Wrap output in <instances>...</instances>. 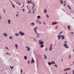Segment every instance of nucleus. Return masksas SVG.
Returning a JSON list of instances; mask_svg holds the SVG:
<instances>
[{"instance_id":"1","label":"nucleus","mask_w":74,"mask_h":74,"mask_svg":"<svg viewBox=\"0 0 74 74\" xmlns=\"http://www.w3.org/2000/svg\"><path fill=\"white\" fill-rule=\"evenodd\" d=\"M36 29H38V27H36L35 28H34V30L35 32L36 33V34H38V36L36 37V38H38V36H39V35H38V33H37V31H36Z\"/></svg>"},{"instance_id":"2","label":"nucleus","mask_w":74,"mask_h":74,"mask_svg":"<svg viewBox=\"0 0 74 74\" xmlns=\"http://www.w3.org/2000/svg\"><path fill=\"white\" fill-rule=\"evenodd\" d=\"M38 42L39 43V44L40 45H42L44 43V42H43L42 40H40Z\"/></svg>"},{"instance_id":"3","label":"nucleus","mask_w":74,"mask_h":74,"mask_svg":"<svg viewBox=\"0 0 74 74\" xmlns=\"http://www.w3.org/2000/svg\"><path fill=\"white\" fill-rule=\"evenodd\" d=\"M64 46L66 48H69V46H67V44H64Z\"/></svg>"},{"instance_id":"4","label":"nucleus","mask_w":74,"mask_h":74,"mask_svg":"<svg viewBox=\"0 0 74 74\" xmlns=\"http://www.w3.org/2000/svg\"><path fill=\"white\" fill-rule=\"evenodd\" d=\"M57 23H58L57 22H54L52 23L51 25H55L57 24Z\"/></svg>"},{"instance_id":"5","label":"nucleus","mask_w":74,"mask_h":74,"mask_svg":"<svg viewBox=\"0 0 74 74\" xmlns=\"http://www.w3.org/2000/svg\"><path fill=\"white\" fill-rule=\"evenodd\" d=\"M52 44H51V46H50L49 49V50L50 51H51L52 50Z\"/></svg>"},{"instance_id":"6","label":"nucleus","mask_w":74,"mask_h":74,"mask_svg":"<svg viewBox=\"0 0 74 74\" xmlns=\"http://www.w3.org/2000/svg\"><path fill=\"white\" fill-rule=\"evenodd\" d=\"M44 14H46L47 13V9H45L44 10Z\"/></svg>"},{"instance_id":"7","label":"nucleus","mask_w":74,"mask_h":74,"mask_svg":"<svg viewBox=\"0 0 74 74\" xmlns=\"http://www.w3.org/2000/svg\"><path fill=\"white\" fill-rule=\"evenodd\" d=\"M26 48H27V51H29L30 49V48L28 46H26Z\"/></svg>"},{"instance_id":"8","label":"nucleus","mask_w":74,"mask_h":74,"mask_svg":"<svg viewBox=\"0 0 74 74\" xmlns=\"http://www.w3.org/2000/svg\"><path fill=\"white\" fill-rule=\"evenodd\" d=\"M58 40H59L60 38V37H61V35H58Z\"/></svg>"},{"instance_id":"9","label":"nucleus","mask_w":74,"mask_h":74,"mask_svg":"<svg viewBox=\"0 0 74 74\" xmlns=\"http://www.w3.org/2000/svg\"><path fill=\"white\" fill-rule=\"evenodd\" d=\"M3 35L5 37H7V36H8L7 34L5 33H4L3 34Z\"/></svg>"},{"instance_id":"10","label":"nucleus","mask_w":74,"mask_h":74,"mask_svg":"<svg viewBox=\"0 0 74 74\" xmlns=\"http://www.w3.org/2000/svg\"><path fill=\"white\" fill-rule=\"evenodd\" d=\"M54 64L55 65V62L54 61H52L51 62V64Z\"/></svg>"},{"instance_id":"11","label":"nucleus","mask_w":74,"mask_h":74,"mask_svg":"<svg viewBox=\"0 0 74 74\" xmlns=\"http://www.w3.org/2000/svg\"><path fill=\"white\" fill-rule=\"evenodd\" d=\"M61 38H62V40H64V37L63 35H62L61 36Z\"/></svg>"},{"instance_id":"12","label":"nucleus","mask_w":74,"mask_h":74,"mask_svg":"<svg viewBox=\"0 0 74 74\" xmlns=\"http://www.w3.org/2000/svg\"><path fill=\"white\" fill-rule=\"evenodd\" d=\"M44 44H43V45H40V47L41 48H42V47H44Z\"/></svg>"},{"instance_id":"13","label":"nucleus","mask_w":74,"mask_h":74,"mask_svg":"<svg viewBox=\"0 0 74 74\" xmlns=\"http://www.w3.org/2000/svg\"><path fill=\"white\" fill-rule=\"evenodd\" d=\"M10 23H11V21H10V20H9L8 21V24H10Z\"/></svg>"},{"instance_id":"14","label":"nucleus","mask_w":74,"mask_h":74,"mask_svg":"<svg viewBox=\"0 0 74 74\" xmlns=\"http://www.w3.org/2000/svg\"><path fill=\"white\" fill-rule=\"evenodd\" d=\"M68 29L69 30H71V29H70V27H71L70 26H69V25H68Z\"/></svg>"},{"instance_id":"15","label":"nucleus","mask_w":74,"mask_h":74,"mask_svg":"<svg viewBox=\"0 0 74 74\" xmlns=\"http://www.w3.org/2000/svg\"><path fill=\"white\" fill-rule=\"evenodd\" d=\"M32 63H34V60L33 59H32Z\"/></svg>"},{"instance_id":"16","label":"nucleus","mask_w":74,"mask_h":74,"mask_svg":"<svg viewBox=\"0 0 74 74\" xmlns=\"http://www.w3.org/2000/svg\"><path fill=\"white\" fill-rule=\"evenodd\" d=\"M60 2L61 4H63V1H62V0H60Z\"/></svg>"},{"instance_id":"17","label":"nucleus","mask_w":74,"mask_h":74,"mask_svg":"<svg viewBox=\"0 0 74 74\" xmlns=\"http://www.w3.org/2000/svg\"><path fill=\"white\" fill-rule=\"evenodd\" d=\"M14 35H16V36H19V34H14Z\"/></svg>"},{"instance_id":"18","label":"nucleus","mask_w":74,"mask_h":74,"mask_svg":"<svg viewBox=\"0 0 74 74\" xmlns=\"http://www.w3.org/2000/svg\"><path fill=\"white\" fill-rule=\"evenodd\" d=\"M25 34H24V33H22L21 34V36H22L23 35H24Z\"/></svg>"},{"instance_id":"19","label":"nucleus","mask_w":74,"mask_h":74,"mask_svg":"<svg viewBox=\"0 0 74 74\" xmlns=\"http://www.w3.org/2000/svg\"><path fill=\"white\" fill-rule=\"evenodd\" d=\"M15 47H16V49H18V45H17L16 44Z\"/></svg>"},{"instance_id":"20","label":"nucleus","mask_w":74,"mask_h":74,"mask_svg":"<svg viewBox=\"0 0 74 74\" xmlns=\"http://www.w3.org/2000/svg\"><path fill=\"white\" fill-rule=\"evenodd\" d=\"M45 59L47 60V56H46V55H45Z\"/></svg>"},{"instance_id":"21","label":"nucleus","mask_w":74,"mask_h":74,"mask_svg":"<svg viewBox=\"0 0 74 74\" xmlns=\"http://www.w3.org/2000/svg\"><path fill=\"white\" fill-rule=\"evenodd\" d=\"M24 58L25 60H26L27 59V57L26 56H25L24 57Z\"/></svg>"},{"instance_id":"22","label":"nucleus","mask_w":74,"mask_h":74,"mask_svg":"<svg viewBox=\"0 0 74 74\" xmlns=\"http://www.w3.org/2000/svg\"><path fill=\"white\" fill-rule=\"evenodd\" d=\"M48 64L49 65V66H51V63L50 62H49Z\"/></svg>"},{"instance_id":"23","label":"nucleus","mask_w":74,"mask_h":74,"mask_svg":"<svg viewBox=\"0 0 74 74\" xmlns=\"http://www.w3.org/2000/svg\"><path fill=\"white\" fill-rule=\"evenodd\" d=\"M68 7H69V8L70 9V10H71V8L70 7V6H69V5H68Z\"/></svg>"},{"instance_id":"24","label":"nucleus","mask_w":74,"mask_h":74,"mask_svg":"<svg viewBox=\"0 0 74 74\" xmlns=\"http://www.w3.org/2000/svg\"><path fill=\"white\" fill-rule=\"evenodd\" d=\"M40 16H37V18L39 19L40 18Z\"/></svg>"},{"instance_id":"25","label":"nucleus","mask_w":74,"mask_h":74,"mask_svg":"<svg viewBox=\"0 0 74 74\" xmlns=\"http://www.w3.org/2000/svg\"><path fill=\"white\" fill-rule=\"evenodd\" d=\"M31 25H33V26H34V23H31Z\"/></svg>"},{"instance_id":"26","label":"nucleus","mask_w":74,"mask_h":74,"mask_svg":"<svg viewBox=\"0 0 74 74\" xmlns=\"http://www.w3.org/2000/svg\"><path fill=\"white\" fill-rule=\"evenodd\" d=\"M10 39H12V37H11V36H10Z\"/></svg>"},{"instance_id":"27","label":"nucleus","mask_w":74,"mask_h":74,"mask_svg":"<svg viewBox=\"0 0 74 74\" xmlns=\"http://www.w3.org/2000/svg\"><path fill=\"white\" fill-rule=\"evenodd\" d=\"M22 33V32L21 31H20L19 33V34H21Z\"/></svg>"},{"instance_id":"28","label":"nucleus","mask_w":74,"mask_h":74,"mask_svg":"<svg viewBox=\"0 0 74 74\" xmlns=\"http://www.w3.org/2000/svg\"><path fill=\"white\" fill-rule=\"evenodd\" d=\"M62 33H63V32H61L59 33V34H62Z\"/></svg>"},{"instance_id":"29","label":"nucleus","mask_w":74,"mask_h":74,"mask_svg":"<svg viewBox=\"0 0 74 74\" xmlns=\"http://www.w3.org/2000/svg\"><path fill=\"white\" fill-rule=\"evenodd\" d=\"M67 70H71V68H68V69H67Z\"/></svg>"},{"instance_id":"30","label":"nucleus","mask_w":74,"mask_h":74,"mask_svg":"<svg viewBox=\"0 0 74 74\" xmlns=\"http://www.w3.org/2000/svg\"><path fill=\"white\" fill-rule=\"evenodd\" d=\"M67 69H65L64 70V71H67Z\"/></svg>"},{"instance_id":"31","label":"nucleus","mask_w":74,"mask_h":74,"mask_svg":"<svg viewBox=\"0 0 74 74\" xmlns=\"http://www.w3.org/2000/svg\"><path fill=\"white\" fill-rule=\"evenodd\" d=\"M22 69H21V74H22Z\"/></svg>"},{"instance_id":"32","label":"nucleus","mask_w":74,"mask_h":74,"mask_svg":"<svg viewBox=\"0 0 74 74\" xmlns=\"http://www.w3.org/2000/svg\"><path fill=\"white\" fill-rule=\"evenodd\" d=\"M71 58V56L70 55H69V58L70 59Z\"/></svg>"},{"instance_id":"33","label":"nucleus","mask_w":74,"mask_h":74,"mask_svg":"<svg viewBox=\"0 0 74 74\" xmlns=\"http://www.w3.org/2000/svg\"><path fill=\"white\" fill-rule=\"evenodd\" d=\"M12 7H14V8H15V6H14V5H12Z\"/></svg>"},{"instance_id":"34","label":"nucleus","mask_w":74,"mask_h":74,"mask_svg":"<svg viewBox=\"0 0 74 74\" xmlns=\"http://www.w3.org/2000/svg\"><path fill=\"white\" fill-rule=\"evenodd\" d=\"M73 74H74V70L73 71Z\"/></svg>"},{"instance_id":"35","label":"nucleus","mask_w":74,"mask_h":74,"mask_svg":"<svg viewBox=\"0 0 74 74\" xmlns=\"http://www.w3.org/2000/svg\"><path fill=\"white\" fill-rule=\"evenodd\" d=\"M22 10H23V11H24L25 10V9H22Z\"/></svg>"},{"instance_id":"36","label":"nucleus","mask_w":74,"mask_h":74,"mask_svg":"<svg viewBox=\"0 0 74 74\" xmlns=\"http://www.w3.org/2000/svg\"><path fill=\"white\" fill-rule=\"evenodd\" d=\"M28 3L29 4L30 3V1H29L28 2Z\"/></svg>"},{"instance_id":"37","label":"nucleus","mask_w":74,"mask_h":74,"mask_svg":"<svg viewBox=\"0 0 74 74\" xmlns=\"http://www.w3.org/2000/svg\"><path fill=\"white\" fill-rule=\"evenodd\" d=\"M47 18H49V16H48V15H47Z\"/></svg>"},{"instance_id":"38","label":"nucleus","mask_w":74,"mask_h":74,"mask_svg":"<svg viewBox=\"0 0 74 74\" xmlns=\"http://www.w3.org/2000/svg\"><path fill=\"white\" fill-rule=\"evenodd\" d=\"M19 15V14H17L16 15V16H18Z\"/></svg>"},{"instance_id":"39","label":"nucleus","mask_w":74,"mask_h":74,"mask_svg":"<svg viewBox=\"0 0 74 74\" xmlns=\"http://www.w3.org/2000/svg\"><path fill=\"white\" fill-rule=\"evenodd\" d=\"M28 64H29V63H30V61H29L28 62Z\"/></svg>"},{"instance_id":"40","label":"nucleus","mask_w":74,"mask_h":74,"mask_svg":"<svg viewBox=\"0 0 74 74\" xmlns=\"http://www.w3.org/2000/svg\"><path fill=\"white\" fill-rule=\"evenodd\" d=\"M46 51H47L48 50V49H47V48H46Z\"/></svg>"},{"instance_id":"41","label":"nucleus","mask_w":74,"mask_h":74,"mask_svg":"<svg viewBox=\"0 0 74 74\" xmlns=\"http://www.w3.org/2000/svg\"><path fill=\"white\" fill-rule=\"evenodd\" d=\"M55 66L56 67H57V65H56V64L55 65Z\"/></svg>"},{"instance_id":"42","label":"nucleus","mask_w":74,"mask_h":74,"mask_svg":"<svg viewBox=\"0 0 74 74\" xmlns=\"http://www.w3.org/2000/svg\"><path fill=\"white\" fill-rule=\"evenodd\" d=\"M64 3H65V4H66V1H64Z\"/></svg>"},{"instance_id":"43","label":"nucleus","mask_w":74,"mask_h":74,"mask_svg":"<svg viewBox=\"0 0 74 74\" xmlns=\"http://www.w3.org/2000/svg\"><path fill=\"white\" fill-rule=\"evenodd\" d=\"M57 28H58V26L56 27L55 29H57Z\"/></svg>"},{"instance_id":"44","label":"nucleus","mask_w":74,"mask_h":74,"mask_svg":"<svg viewBox=\"0 0 74 74\" xmlns=\"http://www.w3.org/2000/svg\"><path fill=\"white\" fill-rule=\"evenodd\" d=\"M14 69V67H12L11 69Z\"/></svg>"},{"instance_id":"45","label":"nucleus","mask_w":74,"mask_h":74,"mask_svg":"<svg viewBox=\"0 0 74 74\" xmlns=\"http://www.w3.org/2000/svg\"><path fill=\"white\" fill-rule=\"evenodd\" d=\"M4 14H5V10H4Z\"/></svg>"},{"instance_id":"46","label":"nucleus","mask_w":74,"mask_h":74,"mask_svg":"<svg viewBox=\"0 0 74 74\" xmlns=\"http://www.w3.org/2000/svg\"><path fill=\"white\" fill-rule=\"evenodd\" d=\"M24 6H25V5H23V6H22V7H24Z\"/></svg>"},{"instance_id":"47","label":"nucleus","mask_w":74,"mask_h":74,"mask_svg":"<svg viewBox=\"0 0 74 74\" xmlns=\"http://www.w3.org/2000/svg\"><path fill=\"white\" fill-rule=\"evenodd\" d=\"M35 11V10H34V11H33V14H34V12Z\"/></svg>"},{"instance_id":"48","label":"nucleus","mask_w":74,"mask_h":74,"mask_svg":"<svg viewBox=\"0 0 74 74\" xmlns=\"http://www.w3.org/2000/svg\"><path fill=\"white\" fill-rule=\"evenodd\" d=\"M30 3H32V0H31V1H30Z\"/></svg>"},{"instance_id":"49","label":"nucleus","mask_w":74,"mask_h":74,"mask_svg":"<svg viewBox=\"0 0 74 74\" xmlns=\"http://www.w3.org/2000/svg\"><path fill=\"white\" fill-rule=\"evenodd\" d=\"M43 23L44 25H45V22H43Z\"/></svg>"},{"instance_id":"50","label":"nucleus","mask_w":74,"mask_h":74,"mask_svg":"<svg viewBox=\"0 0 74 74\" xmlns=\"http://www.w3.org/2000/svg\"><path fill=\"white\" fill-rule=\"evenodd\" d=\"M10 68H11V69H12V67H11V66H10Z\"/></svg>"},{"instance_id":"51","label":"nucleus","mask_w":74,"mask_h":74,"mask_svg":"<svg viewBox=\"0 0 74 74\" xmlns=\"http://www.w3.org/2000/svg\"><path fill=\"white\" fill-rule=\"evenodd\" d=\"M32 9H33V10L34 9V8L33 7H33H32Z\"/></svg>"},{"instance_id":"52","label":"nucleus","mask_w":74,"mask_h":74,"mask_svg":"<svg viewBox=\"0 0 74 74\" xmlns=\"http://www.w3.org/2000/svg\"><path fill=\"white\" fill-rule=\"evenodd\" d=\"M18 4H19V5H21V4H20V3H19Z\"/></svg>"},{"instance_id":"53","label":"nucleus","mask_w":74,"mask_h":74,"mask_svg":"<svg viewBox=\"0 0 74 74\" xmlns=\"http://www.w3.org/2000/svg\"><path fill=\"white\" fill-rule=\"evenodd\" d=\"M39 22V20H38V23Z\"/></svg>"},{"instance_id":"54","label":"nucleus","mask_w":74,"mask_h":74,"mask_svg":"<svg viewBox=\"0 0 74 74\" xmlns=\"http://www.w3.org/2000/svg\"><path fill=\"white\" fill-rule=\"evenodd\" d=\"M6 49H8V48L7 47H5Z\"/></svg>"},{"instance_id":"55","label":"nucleus","mask_w":74,"mask_h":74,"mask_svg":"<svg viewBox=\"0 0 74 74\" xmlns=\"http://www.w3.org/2000/svg\"><path fill=\"white\" fill-rule=\"evenodd\" d=\"M65 42V43H67V42H66V41H65V42Z\"/></svg>"},{"instance_id":"56","label":"nucleus","mask_w":74,"mask_h":74,"mask_svg":"<svg viewBox=\"0 0 74 74\" xmlns=\"http://www.w3.org/2000/svg\"><path fill=\"white\" fill-rule=\"evenodd\" d=\"M34 40L35 41H36V40L35 39H34Z\"/></svg>"},{"instance_id":"57","label":"nucleus","mask_w":74,"mask_h":74,"mask_svg":"<svg viewBox=\"0 0 74 74\" xmlns=\"http://www.w3.org/2000/svg\"><path fill=\"white\" fill-rule=\"evenodd\" d=\"M41 23L40 22H39V24H41Z\"/></svg>"},{"instance_id":"58","label":"nucleus","mask_w":74,"mask_h":74,"mask_svg":"<svg viewBox=\"0 0 74 74\" xmlns=\"http://www.w3.org/2000/svg\"><path fill=\"white\" fill-rule=\"evenodd\" d=\"M72 34H73V32H72Z\"/></svg>"},{"instance_id":"59","label":"nucleus","mask_w":74,"mask_h":74,"mask_svg":"<svg viewBox=\"0 0 74 74\" xmlns=\"http://www.w3.org/2000/svg\"><path fill=\"white\" fill-rule=\"evenodd\" d=\"M32 3H33V4H34V3H33V2H32V3H31V4H32Z\"/></svg>"},{"instance_id":"60","label":"nucleus","mask_w":74,"mask_h":74,"mask_svg":"<svg viewBox=\"0 0 74 74\" xmlns=\"http://www.w3.org/2000/svg\"><path fill=\"white\" fill-rule=\"evenodd\" d=\"M33 7H34V4H33Z\"/></svg>"},{"instance_id":"61","label":"nucleus","mask_w":74,"mask_h":74,"mask_svg":"<svg viewBox=\"0 0 74 74\" xmlns=\"http://www.w3.org/2000/svg\"><path fill=\"white\" fill-rule=\"evenodd\" d=\"M8 54L9 55H10V56H11V55H10V53H8Z\"/></svg>"},{"instance_id":"62","label":"nucleus","mask_w":74,"mask_h":74,"mask_svg":"<svg viewBox=\"0 0 74 74\" xmlns=\"http://www.w3.org/2000/svg\"><path fill=\"white\" fill-rule=\"evenodd\" d=\"M6 54H8V53H6Z\"/></svg>"},{"instance_id":"63","label":"nucleus","mask_w":74,"mask_h":74,"mask_svg":"<svg viewBox=\"0 0 74 74\" xmlns=\"http://www.w3.org/2000/svg\"><path fill=\"white\" fill-rule=\"evenodd\" d=\"M64 6H65V4H64Z\"/></svg>"},{"instance_id":"64","label":"nucleus","mask_w":74,"mask_h":74,"mask_svg":"<svg viewBox=\"0 0 74 74\" xmlns=\"http://www.w3.org/2000/svg\"><path fill=\"white\" fill-rule=\"evenodd\" d=\"M73 52H74V49H73Z\"/></svg>"}]
</instances>
